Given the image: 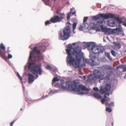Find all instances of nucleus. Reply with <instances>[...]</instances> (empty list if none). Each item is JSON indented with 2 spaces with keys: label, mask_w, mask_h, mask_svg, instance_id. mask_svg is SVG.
<instances>
[{
  "label": "nucleus",
  "mask_w": 126,
  "mask_h": 126,
  "mask_svg": "<svg viewBox=\"0 0 126 126\" xmlns=\"http://www.w3.org/2000/svg\"><path fill=\"white\" fill-rule=\"evenodd\" d=\"M111 54L114 56L115 57L116 56V54L115 53V51L114 50H111Z\"/></svg>",
  "instance_id": "7c9ffc66"
},
{
  "label": "nucleus",
  "mask_w": 126,
  "mask_h": 126,
  "mask_svg": "<svg viewBox=\"0 0 126 126\" xmlns=\"http://www.w3.org/2000/svg\"><path fill=\"white\" fill-rule=\"evenodd\" d=\"M26 99V101L28 103H30L32 102V101L29 100L27 98H25Z\"/></svg>",
  "instance_id": "72a5a7b5"
},
{
  "label": "nucleus",
  "mask_w": 126,
  "mask_h": 126,
  "mask_svg": "<svg viewBox=\"0 0 126 126\" xmlns=\"http://www.w3.org/2000/svg\"><path fill=\"white\" fill-rule=\"evenodd\" d=\"M100 92L101 94H104L106 92L105 91L104 88V89H100Z\"/></svg>",
  "instance_id": "c85d7f7f"
},
{
  "label": "nucleus",
  "mask_w": 126,
  "mask_h": 126,
  "mask_svg": "<svg viewBox=\"0 0 126 126\" xmlns=\"http://www.w3.org/2000/svg\"><path fill=\"white\" fill-rule=\"evenodd\" d=\"M105 105L107 106H110V104L108 102H106L105 103Z\"/></svg>",
  "instance_id": "c03bdc74"
},
{
  "label": "nucleus",
  "mask_w": 126,
  "mask_h": 126,
  "mask_svg": "<svg viewBox=\"0 0 126 126\" xmlns=\"http://www.w3.org/2000/svg\"><path fill=\"white\" fill-rule=\"evenodd\" d=\"M110 74L106 75L105 77H104L103 79H104L107 81H108L110 79Z\"/></svg>",
  "instance_id": "4be33fe9"
},
{
  "label": "nucleus",
  "mask_w": 126,
  "mask_h": 126,
  "mask_svg": "<svg viewBox=\"0 0 126 126\" xmlns=\"http://www.w3.org/2000/svg\"><path fill=\"white\" fill-rule=\"evenodd\" d=\"M121 68V67L120 66H117L116 67V68L117 69H119V68Z\"/></svg>",
  "instance_id": "864d4df0"
},
{
  "label": "nucleus",
  "mask_w": 126,
  "mask_h": 126,
  "mask_svg": "<svg viewBox=\"0 0 126 126\" xmlns=\"http://www.w3.org/2000/svg\"><path fill=\"white\" fill-rule=\"evenodd\" d=\"M50 21L51 22L53 23L59 22L60 21L59 17L57 16H54L50 19Z\"/></svg>",
  "instance_id": "f8f14e48"
},
{
  "label": "nucleus",
  "mask_w": 126,
  "mask_h": 126,
  "mask_svg": "<svg viewBox=\"0 0 126 126\" xmlns=\"http://www.w3.org/2000/svg\"><path fill=\"white\" fill-rule=\"evenodd\" d=\"M0 56L4 59L6 58L5 47L2 43L0 45Z\"/></svg>",
  "instance_id": "6e6552de"
},
{
  "label": "nucleus",
  "mask_w": 126,
  "mask_h": 126,
  "mask_svg": "<svg viewBox=\"0 0 126 126\" xmlns=\"http://www.w3.org/2000/svg\"><path fill=\"white\" fill-rule=\"evenodd\" d=\"M16 120H14L13 121L11 122L10 123V126H12L13 124L16 121Z\"/></svg>",
  "instance_id": "79ce46f5"
},
{
  "label": "nucleus",
  "mask_w": 126,
  "mask_h": 126,
  "mask_svg": "<svg viewBox=\"0 0 126 126\" xmlns=\"http://www.w3.org/2000/svg\"><path fill=\"white\" fill-rule=\"evenodd\" d=\"M46 68L47 69L50 70L51 69V67L49 65H48L46 66Z\"/></svg>",
  "instance_id": "4c0bfd02"
},
{
  "label": "nucleus",
  "mask_w": 126,
  "mask_h": 126,
  "mask_svg": "<svg viewBox=\"0 0 126 126\" xmlns=\"http://www.w3.org/2000/svg\"><path fill=\"white\" fill-rule=\"evenodd\" d=\"M82 90H85L87 91H89V89L87 88H86L85 86L82 85H79L78 86Z\"/></svg>",
  "instance_id": "a211bd4d"
},
{
  "label": "nucleus",
  "mask_w": 126,
  "mask_h": 126,
  "mask_svg": "<svg viewBox=\"0 0 126 126\" xmlns=\"http://www.w3.org/2000/svg\"><path fill=\"white\" fill-rule=\"evenodd\" d=\"M123 72L126 71V66L124 67L123 68Z\"/></svg>",
  "instance_id": "37998d69"
},
{
  "label": "nucleus",
  "mask_w": 126,
  "mask_h": 126,
  "mask_svg": "<svg viewBox=\"0 0 126 126\" xmlns=\"http://www.w3.org/2000/svg\"><path fill=\"white\" fill-rule=\"evenodd\" d=\"M90 47H91V50L92 51V53L94 54H99V53L98 51L99 49V47L95 45H92L90 44L89 45Z\"/></svg>",
  "instance_id": "9d476101"
},
{
  "label": "nucleus",
  "mask_w": 126,
  "mask_h": 126,
  "mask_svg": "<svg viewBox=\"0 0 126 126\" xmlns=\"http://www.w3.org/2000/svg\"><path fill=\"white\" fill-rule=\"evenodd\" d=\"M59 36L60 38L61 39L63 40H64V38L63 37V35L62 33V32H60L59 33Z\"/></svg>",
  "instance_id": "5701e85b"
},
{
  "label": "nucleus",
  "mask_w": 126,
  "mask_h": 126,
  "mask_svg": "<svg viewBox=\"0 0 126 126\" xmlns=\"http://www.w3.org/2000/svg\"><path fill=\"white\" fill-rule=\"evenodd\" d=\"M109 18H115L118 23L120 24L122 23V21L119 18L115 17L114 15L110 13L108 14H100L92 17V20L97 21V24H101V25L103 22L105 23L104 19H107Z\"/></svg>",
  "instance_id": "f257e3e1"
},
{
  "label": "nucleus",
  "mask_w": 126,
  "mask_h": 126,
  "mask_svg": "<svg viewBox=\"0 0 126 126\" xmlns=\"http://www.w3.org/2000/svg\"><path fill=\"white\" fill-rule=\"evenodd\" d=\"M82 28L81 27H80L79 28V30L80 31H82Z\"/></svg>",
  "instance_id": "49530a36"
},
{
  "label": "nucleus",
  "mask_w": 126,
  "mask_h": 126,
  "mask_svg": "<svg viewBox=\"0 0 126 126\" xmlns=\"http://www.w3.org/2000/svg\"><path fill=\"white\" fill-rule=\"evenodd\" d=\"M43 56L41 55L40 50L38 49L37 47H34L32 50L30 52L29 57L28 64L29 67H30L33 63H31V62H35L43 60Z\"/></svg>",
  "instance_id": "f03ea898"
},
{
  "label": "nucleus",
  "mask_w": 126,
  "mask_h": 126,
  "mask_svg": "<svg viewBox=\"0 0 126 126\" xmlns=\"http://www.w3.org/2000/svg\"><path fill=\"white\" fill-rule=\"evenodd\" d=\"M60 18V19H63V15H64V14L63 13H61L59 15Z\"/></svg>",
  "instance_id": "a878e982"
},
{
  "label": "nucleus",
  "mask_w": 126,
  "mask_h": 126,
  "mask_svg": "<svg viewBox=\"0 0 126 126\" xmlns=\"http://www.w3.org/2000/svg\"><path fill=\"white\" fill-rule=\"evenodd\" d=\"M109 96V93H106L104 95V97L105 98H107V96Z\"/></svg>",
  "instance_id": "58836bf2"
},
{
  "label": "nucleus",
  "mask_w": 126,
  "mask_h": 126,
  "mask_svg": "<svg viewBox=\"0 0 126 126\" xmlns=\"http://www.w3.org/2000/svg\"><path fill=\"white\" fill-rule=\"evenodd\" d=\"M59 84L58 82L56 83L55 85V86H57L59 85V87L63 90H71L76 92H79L80 90V89L77 87L78 82L77 80L74 81L73 82L69 81L66 82V85L67 87L64 86L63 85V83L59 85Z\"/></svg>",
  "instance_id": "7ed1b4c3"
},
{
  "label": "nucleus",
  "mask_w": 126,
  "mask_h": 126,
  "mask_svg": "<svg viewBox=\"0 0 126 126\" xmlns=\"http://www.w3.org/2000/svg\"><path fill=\"white\" fill-rule=\"evenodd\" d=\"M111 88V85L110 84H107L104 88L106 92L109 91Z\"/></svg>",
  "instance_id": "6ab92c4d"
},
{
  "label": "nucleus",
  "mask_w": 126,
  "mask_h": 126,
  "mask_svg": "<svg viewBox=\"0 0 126 126\" xmlns=\"http://www.w3.org/2000/svg\"><path fill=\"white\" fill-rule=\"evenodd\" d=\"M17 77L19 78V79H20V80H21L22 79V78L20 76V75H19V74L18 73V72L17 73Z\"/></svg>",
  "instance_id": "c9c22d12"
},
{
  "label": "nucleus",
  "mask_w": 126,
  "mask_h": 126,
  "mask_svg": "<svg viewBox=\"0 0 126 126\" xmlns=\"http://www.w3.org/2000/svg\"><path fill=\"white\" fill-rule=\"evenodd\" d=\"M104 68L105 70H110L112 69V68L110 66H109L107 65H106L104 67Z\"/></svg>",
  "instance_id": "b1692460"
},
{
  "label": "nucleus",
  "mask_w": 126,
  "mask_h": 126,
  "mask_svg": "<svg viewBox=\"0 0 126 126\" xmlns=\"http://www.w3.org/2000/svg\"><path fill=\"white\" fill-rule=\"evenodd\" d=\"M85 61H86V62H87V61H88V60H87V59H86V60H85Z\"/></svg>",
  "instance_id": "4d7b16f0"
},
{
  "label": "nucleus",
  "mask_w": 126,
  "mask_h": 126,
  "mask_svg": "<svg viewBox=\"0 0 126 126\" xmlns=\"http://www.w3.org/2000/svg\"><path fill=\"white\" fill-rule=\"evenodd\" d=\"M75 13H76V12H73L72 13V15H74V14H75Z\"/></svg>",
  "instance_id": "6e6d98bb"
},
{
  "label": "nucleus",
  "mask_w": 126,
  "mask_h": 126,
  "mask_svg": "<svg viewBox=\"0 0 126 126\" xmlns=\"http://www.w3.org/2000/svg\"><path fill=\"white\" fill-rule=\"evenodd\" d=\"M71 24L69 21H68L66 24V27L64 28L63 31V37L64 40L68 39L71 35V31L70 26Z\"/></svg>",
  "instance_id": "0eeeda50"
},
{
  "label": "nucleus",
  "mask_w": 126,
  "mask_h": 126,
  "mask_svg": "<svg viewBox=\"0 0 126 126\" xmlns=\"http://www.w3.org/2000/svg\"><path fill=\"white\" fill-rule=\"evenodd\" d=\"M113 43L114 44V46H113V48L114 49H119L121 48V45L120 43H116L115 42Z\"/></svg>",
  "instance_id": "dca6fc26"
},
{
  "label": "nucleus",
  "mask_w": 126,
  "mask_h": 126,
  "mask_svg": "<svg viewBox=\"0 0 126 126\" xmlns=\"http://www.w3.org/2000/svg\"><path fill=\"white\" fill-rule=\"evenodd\" d=\"M31 71L32 74L37 78L38 77V74L41 75L42 73L41 65H36L32 67L31 69Z\"/></svg>",
  "instance_id": "423d86ee"
},
{
  "label": "nucleus",
  "mask_w": 126,
  "mask_h": 126,
  "mask_svg": "<svg viewBox=\"0 0 126 126\" xmlns=\"http://www.w3.org/2000/svg\"><path fill=\"white\" fill-rule=\"evenodd\" d=\"M77 25L76 23H74L73 24V31L74 32V30L76 28Z\"/></svg>",
  "instance_id": "c756f323"
},
{
  "label": "nucleus",
  "mask_w": 126,
  "mask_h": 126,
  "mask_svg": "<svg viewBox=\"0 0 126 126\" xmlns=\"http://www.w3.org/2000/svg\"><path fill=\"white\" fill-rule=\"evenodd\" d=\"M93 75L95 78L101 80L103 79H104V75H101V72L98 70L96 69L94 70Z\"/></svg>",
  "instance_id": "1a4fd4ad"
},
{
  "label": "nucleus",
  "mask_w": 126,
  "mask_h": 126,
  "mask_svg": "<svg viewBox=\"0 0 126 126\" xmlns=\"http://www.w3.org/2000/svg\"><path fill=\"white\" fill-rule=\"evenodd\" d=\"M93 89L94 90L96 91H99V89L97 87H94Z\"/></svg>",
  "instance_id": "e433bc0d"
},
{
  "label": "nucleus",
  "mask_w": 126,
  "mask_h": 126,
  "mask_svg": "<svg viewBox=\"0 0 126 126\" xmlns=\"http://www.w3.org/2000/svg\"><path fill=\"white\" fill-rule=\"evenodd\" d=\"M84 94V92H80L78 94H81V95H83V94Z\"/></svg>",
  "instance_id": "a18cd8bd"
},
{
  "label": "nucleus",
  "mask_w": 126,
  "mask_h": 126,
  "mask_svg": "<svg viewBox=\"0 0 126 126\" xmlns=\"http://www.w3.org/2000/svg\"><path fill=\"white\" fill-rule=\"evenodd\" d=\"M9 47H8L7 51L8 53H9L10 52V50H9Z\"/></svg>",
  "instance_id": "8fccbe9b"
},
{
  "label": "nucleus",
  "mask_w": 126,
  "mask_h": 126,
  "mask_svg": "<svg viewBox=\"0 0 126 126\" xmlns=\"http://www.w3.org/2000/svg\"><path fill=\"white\" fill-rule=\"evenodd\" d=\"M114 29V33L116 34H118L123 32L122 28L120 25H118L115 29Z\"/></svg>",
  "instance_id": "ddd939ff"
},
{
  "label": "nucleus",
  "mask_w": 126,
  "mask_h": 126,
  "mask_svg": "<svg viewBox=\"0 0 126 126\" xmlns=\"http://www.w3.org/2000/svg\"><path fill=\"white\" fill-rule=\"evenodd\" d=\"M72 9H70V12H71V11H72Z\"/></svg>",
  "instance_id": "bf43d9fd"
},
{
  "label": "nucleus",
  "mask_w": 126,
  "mask_h": 126,
  "mask_svg": "<svg viewBox=\"0 0 126 126\" xmlns=\"http://www.w3.org/2000/svg\"><path fill=\"white\" fill-rule=\"evenodd\" d=\"M93 96L95 98L100 99L101 97V96L97 93H95L93 94Z\"/></svg>",
  "instance_id": "aec40b11"
},
{
  "label": "nucleus",
  "mask_w": 126,
  "mask_h": 126,
  "mask_svg": "<svg viewBox=\"0 0 126 126\" xmlns=\"http://www.w3.org/2000/svg\"><path fill=\"white\" fill-rule=\"evenodd\" d=\"M106 111H108L109 113L111 112L112 111V110L109 107H107L106 108Z\"/></svg>",
  "instance_id": "bb28decb"
},
{
  "label": "nucleus",
  "mask_w": 126,
  "mask_h": 126,
  "mask_svg": "<svg viewBox=\"0 0 126 126\" xmlns=\"http://www.w3.org/2000/svg\"><path fill=\"white\" fill-rule=\"evenodd\" d=\"M56 0H54V1H55Z\"/></svg>",
  "instance_id": "680f3d73"
},
{
  "label": "nucleus",
  "mask_w": 126,
  "mask_h": 126,
  "mask_svg": "<svg viewBox=\"0 0 126 126\" xmlns=\"http://www.w3.org/2000/svg\"><path fill=\"white\" fill-rule=\"evenodd\" d=\"M59 79L57 78H54L52 80V81L53 83H55L57 81H58Z\"/></svg>",
  "instance_id": "393cba45"
},
{
  "label": "nucleus",
  "mask_w": 126,
  "mask_h": 126,
  "mask_svg": "<svg viewBox=\"0 0 126 126\" xmlns=\"http://www.w3.org/2000/svg\"><path fill=\"white\" fill-rule=\"evenodd\" d=\"M90 56L91 58V60H92V66H94V65H97L99 63V61L98 60L97 58H96L95 56H94L92 57V55H90Z\"/></svg>",
  "instance_id": "9b49d317"
},
{
  "label": "nucleus",
  "mask_w": 126,
  "mask_h": 126,
  "mask_svg": "<svg viewBox=\"0 0 126 126\" xmlns=\"http://www.w3.org/2000/svg\"><path fill=\"white\" fill-rule=\"evenodd\" d=\"M114 102H111L110 104V106H114Z\"/></svg>",
  "instance_id": "a19ab883"
},
{
  "label": "nucleus",
  "mask_w": 126,
  "mask_h": 126,
  "mask_svg": "<svg viewBox=\"0 0 126 126\" xmlns=\"http://www.w3.org/2000/svg\"><path fill=\"white\" fill-rule=\"evenodd\" d=\"M123 25L126 27V23H123Z\"/></svg>",
  "instance_id": "3c124183"
},
{
  "label": "nucleus",
  "mask_w": 126,
  "mask_h": 126,
  "mask_svg": "<svg viewBox=\"0 0 126 126\" xmlns=\"http://www.w3.org/2000/svg\"><path fill=\"white\" fill-rule=\"evenodd\" d=\"M105 98H103L101 99V102L102 103V104H103L105 102Z\"/></svg>",
  "instance_id": "f704fd0d"
},
{
  "label": "nucleus",
  "mask_w": 126,
  "mask_h": 126,
  "mask_svg": "<svg viewBox=\"0 0 126 126\" xmlns=\"http://www.w3.org/2000/svg\"><path fill=\"white\" fill-rule=\"evenodd\" d=\"M105 54L107 56V58L110 60H112V58L110 57V53H107L105 52Z\"/></svg>",
  "instance_id": "412c9836"
},
{
  "label": "nucleus",
  "mask_w": 126,
  "mask_h": 126,
  "mask_svg": "<svg viewBox=\"0 0 126 126\" xmlns=\"http://www.w3.org/2000/svg\"><path fill=\"white\" fill-rule=\"evenodd\" d=\"M111 125L112 126H113V122H112V123H111Z\"/></svg>",
  "instance_id": "13d9d810"
},
{
  "label": "nucleus",
  "mask_w": 126,
  "mask_h": 126,
  "mask_svg": "<svg viewBox=\"0 0 126 126\" xmlns=\"http://www.w3.org/2000/svg\"><path fill=\"white\" fill-rule=\"evenodd\" d=\"M67 49L66 50H68L72 55L75 56L76 59L78 63L81 61L82 57L80 55L81 54V48L79 46H76L74 48L72 47L71 44H69L66 46Z\"/></svg>",
  "instance_id": "20e7f679"
},
{
  "label": "nucleus",
  "mask_w": 126,
  "mask_h": 126,
  "mask_svg": "<svg viewBox=\"0 0 126 126\" xmlns=\"http://www.w3.org/2000/svg\"><path fill=\"white\" fill-rule=\"evenodd\" d=\"M101 30L102 32H104L105 33H106V32L107 31V28H106L104 27H101Z\"/></svg>",
  "instance_id": "2f4dec72"
},
{
  "label": "nucleus",
  "mask_w": 126,
  "mask_h": 126,
  "mask_svg": "<svg viewBox=\"0 0 126 126\" xmlns=\"http://www.w3.org/2000/svg\"><path fill=\"white\" fill-rule=\"evenodd\" d=\"M107 31L106 33H107L108 34H114V29H108L107 30Z\"/></svg>",
  "instance_id": "f3484780"
},
{
  "label": "nucleus",
  "mask_w": 126,
  "mask_h": 126,
  "mask_svg": "<svg viewBox=\"0 0 126 126\" xmlns=\"http://www.w3.org/2000/svg\"><path fill=\"white\" fill-rule=\"evenodd\" d=\"M107 99H105V101L106 102H107L108 101V99H109V97H107Z\"/></svg>",
  "instance_id": "603ef678"
},
{
  "label": "nucleus",
  "mask_w": 126,
  "mask_h": 126,
  "mask_svg": "<svg viewBox=\"0 0 126 126\" xmlns=\"http://www.w3.org/2000/svg\"><path fill=\"white\" fill-rule=\"evenodd\" d=\"M76 44V43H74L72 44V45H73L74 46H75V44Z\"/></svg>",
  "instance_id": "5fc2aeb1"
},
{
  "label": "nucleus",
  "mask_w": 126,
  "mask_h": 126,
  "mask_svg": "<svg viewBox=\"0 0 126 126\" xmlns=\"http://www.w3.org/2000/svg\"><path fill=\"white\" fill-rule=\"evenodd\" d=\"M88 18V17H84V19H83V27H84L85 29L88 28V27L87 24L85 23V22L87 20Z\"/></svg>",
  "instance_id": "2eb2a0df"
},
{
  "label": "nucleus",
  "mask_w": 126,
  "mask_h": 126,
  "mask_svg": "<svg viewBox=\"0 0 126 126\" xmlns=\"http://www.w3.org/2000/svg\"><path fill=\"white\" fill-rule=\"evenodd\" d=\"M51 22L50 21V20L49 21V20H47L46 21L45 23V25H47L48 24H49L51 23Z\"/></svg>",
  "instance_id": "473e14b6"
},
{
  "label": "nucleus",
  "mask_w": 126,
  "mask_h": 126,
  "mask_svg": "<svg viewBox=\"0 0 126 126\" xmlns=\"http://www.w3.org/2000/svg\"><path fill=\"white\" fill-rule=\"evenodd\" d=\"M66 52L67 54V61L70 65H72L75 68L78 67L79 65L78 64L75 59L72 56V55L69 51V50H66Z\"/></svg>",
  "instance_id": "39448f33"
},
{
  "label": "nucleus",
  "mask_w": 126,
  "mask_h": 126,
  "mask_svg": "<svg viewBox=\"0 0 126 126\" xmlns=\"http://www.w3.org/2000/svg\"><path fill=\"white\" fill-rule=\"evenodd\" d=\"M12 55L10 54H9L8 55V59H10V58H12Z\"/></svg>",
  "instance_id": "ea45409f"
},
{
  "label": "nucleus",
  "mask_w": 126,
  "mask_h": 126,
  "mask_svg": "<svg viewBox=\"0 0 126 126\" xmlns=\"http://www.w3.org/2000/svg\"><path fill=\"white\" fill-rule=\"evenodd\" d=\"M20 110H21L22 111V109H20Z\"/></svg>",
  "instance_id": "052dcab7"
},
{
  "label": "nucleus",
  "mask_w": 126,
  "mask_h": 126,
  "mask_svg": "<svg viewBox=\"0 0 126 126\" xmlns=\"http://www.w3.org/2000/svg\"><path fill=\"white\" fill-rule=\"evenodd\" d=\"M47 95H45V96H43L42 97V98L43 99L45 98H47Z\"/></svg>",
  "instance_id": "de8ad7c7"
},
{
  "label": "nucleus",
  "mask_w": 126,
  "mask_h": 126,
  "mask_svg": "<svg viewBox=\"0 0 126 126\" xmlns=\"http://www.w3.org/2000/svg\"><path fill=\"white\" fill-rule=\"evenodd\" d=\"M28 82L29 83H30L31 82H33L34 80V78L35 77L33 76L32 74H28Z\"/></svg>",
  "instance_id": "4468645a"
},
{
  "label": "nucleus",
  "mask_w": 126,
  "mask_h": 126,
  "mask_svg": "<svg viewBox=\"0 0 126 126\" xmlns=\"http://www.w3.org/2000/svg\"><path fill=\"white\" fill-rule=\"evenodd\" d=\"M71 15V12H70L68 13L67 17V19L68 20L70 19Z\"/></svg>",
  "instance_id": "cd10ccee"
},
{
  "label": "nucleus",
  "mask_w": 126,
  "mask_h": 126,
  "mask_svg": "<svg viewBox=\"0 0 126 126\" xmlns=\"http://www.w3.org/2000/svg\"><path fill=\"white\" fill-rule=\"evenodd\" d=\"M56 13L58 14V15L60 14V13H59V11L58 10H57L56 11Z\"/></svg>",
  "instance_id": "09e8293b"
}]
</instances>
